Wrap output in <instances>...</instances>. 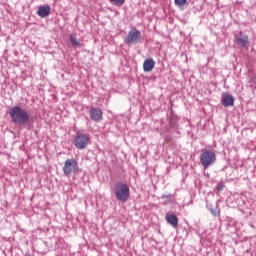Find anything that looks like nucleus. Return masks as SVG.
I'll return each mask as SVG.
<instances>
[{"instance_id":"1","label":"nucleus","mask_w":256,"mask_h":256,"mask_svg":"<svg viewBox=\"0 0 256 256\" xmlns=\"http://www.w3.org/2000/svg\"><path fill=\"white\" fill-rule=\"evenodd\" d=\"M9 115L11 123H14V125L23 126L31 121V115L21 106H13L9 111Z\"/></svg>"},{"instance_id":"2","label":"nucleus","mask_w":256,"mask_h":256,"mask_svg":"<svg viewBox=\"0 0 256 256\" xmlns=\"http://www.w3.org/2000/svg\"><path fill=\"white\" fill-rule=\"evenodd\" d=\"M114 193L117 201L120 203H127L131 195L129 186L123 182H118L114 187Z\"/></svg>"},{"instance_id":"3","label":"nucleus","mask_w":256,"mask_h":256,"mask_svg":"<svg viewBox=\"0 0 256 256\" xmlns=\"http://www.w3.org/2000/svg\"><path fill=\"white\" fill-rule=\"evenodd\" d=\"M217 161L215 150H205L200 154V163L204 169H208Z\"/></svg>"},{"instance_id":"4","label":"nucleus","mask_w":256,"mask_h":256,"mask_svg":"<svg viewBox=\"0 0 256 256\" xmlns=\"http://www.w3.org/2000/svg\"><path fill=\"white\" fill-rule=\"evenodd\" d=\"M91 139L88 135L82 134L81 132H76V135L73 140V145L77 149H87V145H89V142Z\"/></svg>"},{"instance_id":"5","label":"nucleus","mask_w":256,"mask_h":256,"mask_svg":"<svg viewBox=\"0 0 256 256\" xmlns=\"http://www.w3.org/2000/svg\"><path fill=\"white\" fill-rule=\"evenodd\" d=\"M62 171L64 175L69 177L71 173H77V171H79V163L73 158L67 159L64 163Z\"/></svg>"},{"instance_id":"6","label":"nucleus","mask_w":256,"mask_h":256,"mask_svg":"<svg viewBox=\"0 0 256 256\" xmlns=\"http://www.w3.org/2000/svg\"><path fill=\"white\" fill-rule=\"evenodd\" d=\"M141 39V31L137 30V28H133L130 30L124 40L126 45H133L135 43H139Z\"/></svg>"},{"instance_id":"7","label":"nucleus","mask_w":256,"mask_h":256,"mask_svg":"<svg viewBox=\"0 0 256 256\" xmlns=\"http://www.w3.org/2000/svg\"><path fill=\"white\" fill-rule=\"evenodd\" d=\"M234 41L238 47L247 49V46L249 45V36L245 35L243 31H239L234 34Z\"/></svg>"},{"instance_id":"8","label":"nucleus","mask_w":256,"mask_h":256,"mask_svg":"<svg viewBox=\"0 0 256 256\" xmlns=\"http://www.w3.org/2000/svg\"><path fill=\"white\" fill-rule=\"evenodd\" d=\"M90 119L95 121V123H99L103 119V111L97 107H91L89 110Z\"/></svg>"},{"instance_id":"9","label":"nucleus","mask_w":256,"mask_h":256,"mask_svg":"<svg viewBox=\"0 0 256 256\" xmlns=\"http://www.w3.org/2000/svg\"><path fill=\"white\" fill-rule=\"evenodd\" d=\"M221 103L223 107H233L235 105V98L231 94L223 93Z\"/></svg>"},{"instance_id":"10","label":"nucleus","mask_w":256,"mask_h":256,"mask_svg":"<svg viewBox=\"0 0 256 256\" xmlns=\"http://www.w3.org/2000/svg\"><path fill=\"white\" fill-rule=\"evenodd\" d=\"M51 14V6L50 5H42L39 6L37 10L38 17H41V19H45V17H49Z\"/></svg>"},{"instance_id":"11","label":"nucleus","mask_w":256,"mask_h":256,"mask_svg":"<svg viewBox=\"0 0 256 256\" xmlns=\"http://www.w3.org/2000/svg\"><path fill=\"white\" fill-rule=\"evenodd\" d=\"M155 69V60L153 58H148L143 63V70L145 73H151Z\"/></svg>"},{"instance_id":"12","label":"nucleus","mask_w":256,"mask_h":256,"mask_svg":"<svg viewBox=\"0 0 256 256\" xmlns=\"http://www.w3.org/2000/svg\"><path fill=\"white\" fill-rule=\"evenodd\" d=\"M166 221L169 225L174 227V229H177V227H179V218H177V215L175 214H167Z\"/></svg>"},{"instance_id":"13","label":"nucleus","mask_w":256,"mask_h":256,"mask_svg":"<svg viewBox=\"0 0 256 256\" xmlns=\"http://www.w3.org/2000/svg\"><path fill=\"white\" fill-rule=\"evenodd\" d=\"M69 39H70V43L72 45V47H81V42L79 40H77V34L76 33H71L69 35Z\"/></svg>"},{"instance_id":"14","label":"nucleus","mask_w":256,"mask_h":256,"mask_svg":"<svg viewBox=\"0 0 256 256\" xmlns=\"http://www.w3.org/2000/svg\"><path fill=\"white\" fill-rule=\"evenodd\" d=\"M109 2L116 7H123L125 5V0H109Z\"/></svg>"},{"instance_id":"15","label":"nucleus","mask_w":256,"mask_h":256,"mask_svg":"<svg viewBox=\"0 0 256 256\" xmlns=\"http://www.w3.org/2000/svg\"><path fill=\"white\" fill-rule=\"evenodd\" d=\"M224 189H225V184L223 183V181H220L215 187V191H217V194L221 193V191H223Z\"/></svg>"},{"instance_id":"16","label":"nucleus","mask_w":256,"mask_h":256,"mask_svg":"<svg viewBox=\"0 0 256 256\" xmlns=\"http://www.w3.org/2000/svg\"><path fill=\"white\" fill-rule=\"evenodd\" d=\"M174 3L177 7H184L187 3V0H174Z\"/></svg>"},{"instance_id":"17","label":"nucleus","mask_w":256,"mask_h":256,"mask_svg":"<svg viewBox=\"0 0 256 256\" xmlns=\"http://www.w3.org/2000/svg\"><path fill=\"white\" fill-rule=\"evenodd\" d=\"M210 213H211V215H213V217H219V215H221V211L214 209V208L210 209Z\"/></svg>"},{"instance_id":"18","label":"nucleus","mask_w":256,"mask_h":256,"mask_svg":"<svg viewBox=\"0 0 256 256\" xmlns=\"http://www.w3.org/2000/svg\"><path fill=\"white\" fill-rule=\"evenodd\" d=\"M162 199H167V201H171V199H173V195L172 194L162 195Z\"/></svg>"},{"instance_id":"19","label":"nucleus","mask_w":256,"mask_h":256,"mask_svg":"<svg viewBox=\"0 0 256 256\" xmlns=\"http://www.w3.org/2000/svg\"><path fill=\"white\" fill-rule=\"evenodd\" d=\"M176 124L175 122H173V120L169 121V127H171L172 129L175 128Z\"/></svg>"}]
</instances>
